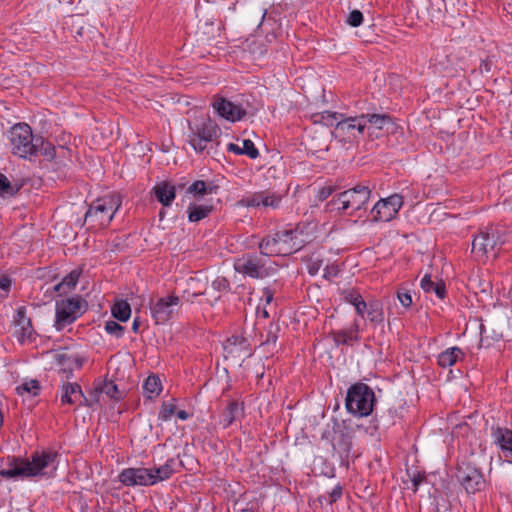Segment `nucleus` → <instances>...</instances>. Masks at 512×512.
Returning <instances> with one entry per match:
<instances>
[{
  "instance_id": "f257e3e1",
  "label": "nucleus",
  "mask_w": 512,
  "mask_h": 512,
  "mask_svg": "<svg viewBox=\"0 0 512 512\" xmlns=\"http://www.w3.org/2000/svg\"><path fill=\"white\" fill-rule=\"evenodd\" d=\"M57 454L51 451H43L31 455V460H20L13 458L12 467L0 471V475L4 478L20 477H36L47 475L46 469L52 467V471L56 470L55 460Z\"/></svg>"
},
{
  "instance_id": "f03ea898",
  "label": "nucleus",
  "mask_w": 512,
  "mask_h": 512,
  "mask_svg": "<svg viewBox=\"0 0 512 512\" xmlns=\"http://www.w3.org/2000/svg\"><path fill=\"white\" fill-rule=\"evenodd\" d=\"M121 204L122 200L119 194L114 193L97 198L85 214V223L96 229L108 226Z\"/></svg>"
},
{
  "instance_id": "7ed1b4c3",
  "label": "nucleus",
  "mask_w": 512,
  "mask_h": 512,
  "mask_svg": "<svg viewBox=\"0 0 512 512\" xmlns=\"http://www.w3.org/2000/svg\"><path fill=\"white\" fill-rule=\"evenodd\" d=\"M302 241H297V233L293 230L277 232L273 237L264 238L259 248L264 256H288L298 251Z\"/></svg>"
},
{
  "instance_id": "20e7f679",
  "label": "nucleus",
  "mask_w": 512,
  "mask_h": 512,
  "mask_svg": "<svg viewBox=\"0 0 512 512\" xmlns=\"http://www.w3.org/2000/svg\"><path fill=\"white\" fill-rule=\"evenodd\" d=\"M172 468L165 464L156 469L128 468L121 472L119 479L127 486L154 485L159 481L168 479L172 475Z\"/></svg>"
},
{
  "instance_id": "39448f33",
  "label": "nucleus",
  "mask_w": 512,
  "mask_h": 512,
  "mask_svg": "<svg viewBox=\"0 0 512 512\" xmlns=\"http://www.w3.org/2000/svg\"><path fill=\"white\" fill-rule=\"evenodd\" d=\"M371 190L364 185H357L352 189L346 190L334 197L326 205V210L332 212L338 210L345 212L348 209L359 210L369 200Z\"/></svg>"
},
{
  "instance_id": "423d86ee",
  "label": "nucleus",
  "mask_w": 512,
  "mask_h": 512,
  "mask_svg": "<svg viewBox=\"0 0 512 512\" xmlns=\"http://www.w3.org/2000/svg\"><path fill=\"white\" fill-rule=\"evenodd\" d=\"M375 395L373 390L366 384H354L347 393L346 408L358 416H368L373 409Z\"/></svg>"
},
{
  "instance_id": "0eeeda50",
  "label": "nucleus",
  "mask_w": 512,
  "mask_h": 512,
  "mask_svg": "<svg viewBox=\"0 0 512 512\" xmlns=\"http://www.w3.org/2000/svg\"><path fill=\"white\" fill-rule=\"evenodd\" d=\"M189 143L197 152L205 150L209 143L215 141L220 129L209 117H201L189 125Z\"/></svg>"
},
{
  "instance_id": "6e6552de",
  "label": "nucleus",
  "mask_w": 512,
  "mask_h": 512,
  "mask_svg": "<svg viewBox=\"0 0 512 512\" xmlns=\"http://www.w3.org/2000/svg\"><path fill=\"white\" fill-rule=\"evenodd\" d=\"M10 146L14 155L28 158L37 153L38 145L34 142L32 130L28 124H15L10 130Z\"/></svg>"
},
{
  "instance_id": "1a4fd4ad",
  "label": "nucleus",
  "mask_w": 512,
  "mask_h": 512,
  "mask_svg": "<svg viewBox=\"0 0 512 512\" xmlns=\"http://www.w3.org/2000/svg\"><path fill=\"white\" fill-rule=\"evenodd\" d=\"M86 302L81 298L62 300L57 303L55 328L60 331L73 323L83 312Z\"/></svg>"
},
{
  "instance_id": "9d476101",
  "label": "nucleus",
  "mask_w": 512,
  "mask_h": 512,
  "mask_svg": "<svg viewBox=\"0 0 512 512\" xmlns=\"http://www.w3.org/2000/svg\"><path fill=\"white\" fill-rule=\"evenodd\" d=\"M234 268L237 272L251 278L267 277L272 270L271 267H267L263 257L254 254H248L237 259Z\"/></svg>"
},
{
  "instance_id": "9b49d317",
  "label": "nucleus",
  "mask_w": 512,
  "mask_h": 512,
  "mask_svg": "<svg viewBox=\"0 0 512 512\" xmlns=\"http://www.w3.org/2000/svg\"><path fill=\"white\" fill-rule=\"evenodd\" d=\"M456 476L468 493H476L485 486V480L481 472L469 463L459 465Z\"/></svg>"
},
{
  "instance_id": "f8f14e48",
  "label": "nucleus",
  "mask_w": 512,
  "mask_h": 512,
  "mask_svg": "<svg viewBox=\"0 0 512 512\" xmlns=\"http://www.w3.org/2000/svg\"><path fill=\"white\" fill-rule=\"evenodd\" d=\"M402 205V196L398 194H394L386 199L379 200L371 210L373 220L383 222L392 220Z\"/></svg>"
},
{
  "instance_id": "ddd939ff",
  "label": "nucleus",
  "mask_w": 512,
  "mask_h": 512,
  "mask_svg": "<svg viewBox=\"0 0 512 512\" xmlns=\"http://www.w3.org/2000/svg\"><path fill=\"white\" fill-rule=\"evenodd\" d=\"M180 298L176 295L159 298L151 306V314L156 324L166 323L179 306Z\"/></svg>"
},
{
  "instance_id": "4468645a",
  "label": "nucleus",
  "mask_w": 512,
  "mask_h": 512,
  "mask_svg": "<svg viewBox=\"0 0 512 512\" xmlns=\"http://www.w3.org/2000/svg\"><path fill=\"white\" fill-rule=\"evenodd\" d=\"M224 356L235 364L241 365V362L251 356L249 345L244 338L233 336L227 339L224 345Z\"/></svg>"
},
{
  "instance_id": "2eb2a0df",
  "label": "nucleus",
  "mask_w": 512,
  "mask_h": 512,
  "mask_svg": "<svg viewBox=\"0 0 512 512\" xmlns=\"http://www.w3.org/2000/svg\"><path fill=\"white\" fill-rule=\"evenodd\" d=\"M213 108L223 118L236 122L246 115V110L238 104H235L223 97H218L213 103Z\"/></svg>"
},
{
  "instance_id": "dca6fc26",
  "label": "nucleus",
  "mask_w": 512,
  "mask_h": 512,
  "mask_svg": "<svg viewBox=\"0 0 512 512\" xmlns=\"http://www.w3.org/2000/svg\"><path fill=\"white\" fill-rule=\"evenodd\" d=\"M209 280L204 275H195L185 280L182 285L183 298L192 301V298L204 295L208 288Z\"/></svg>"
},
{
  "instance_id": "f3484780",
  "label": "nucleus",
  "mask_w": 512,
  "mask_h": 512,
  "mask_svg": "<svg viewBox=\"0 0 512 512\" xmlns=\"http://www.w3.org/2000/svg\"><path fill=\"white\" fill-rule=\"evenodd\" d=\"M365 129V118L360 116L350 117L346 119H342L336 124V137L349 135L353 138H356L357 131L358 134H362Z\"/></svg>"
},
{
  "instance_id": "a211bd4d",
  "label": "nucleus",
  "mask_w": 512,
  "mask_h": 512,
  "mask_svg": "<svg viewBox=\"0 0 512 512\" xmlns=\"http://www.w3.org/2000/svg\"><path fill=\"white\" fill-rule=\"evenodd\" d=\"M498 236L495 232H481L472 242V250L480 253L482 256L495 251L498 244Z\"/></svg>"
},
{
  "instance_id": "6ab92c4d",
  "label": "nucleus",
  "mask_w": 512,
  "mask_h": 512,
  "mask_svg": "<svg viewBox=\"0 0 512 512\" xmlns=\"http://www.w3.org/2000/svg\"><path fill=\"white\" fill-rule=\"evenodd\" d=\"M244 415L243 403L232 400L229 401L221 415V424L223 428L229 427L233 422Z\"/></svg>"
},
{
  "instance_id": "aec40b11",
  "label": "nucleus",
  "mask_w": 512,
  "mask_h": 512,
  "mask_svg": "<svg viewBox=\"0 0 512 512\" xmlns=\"http://www.w3.org/2000/svg\"><path fill=\"white\" fill-rule=\"evenodd\" d=\"M14 322L17 328L16 332L19 333V339L21 341H23L25 338H31L33 334L32 322L31 319L27 317L24 307L17 309Z\"/></svg>"
},
{
  "instance_id": "412c9836",
  "label": "nucleus",
  "mask_w": 512,
  "mask_h": 512,
  "mask_svg": "<svg viewBox=\"0 0 512 512\" xmlns=\"http://www.w3.org/2000/svg\"><path fill=\"white\" fill-rule=\"evenodd\" d=\"M153 193L163 206H169L176 196L175 186L167 181L158 183L153 188Z\"/></svg>"
},
{
  "instance_id": "4be33fe9",
  "label": "nucleus",
  "mask_w": 512,
  "mask_h": 512,
  "mask_svg": "<svg viewBox=\"0 0 512 512\" xmlns=\"http://www.w3.org/2000/svg\"><path fill=\"white\" fill-rule=\"evenodd\" d=\"M494 440L500 448L507 452L506 457H511L512 461V431L506 428H497L494 433Z\"/></svg>"
},
{
  "instance_id": "5701e85b",
  "label": "nucleus",
  "mask_w": 512,
  "mask_h": 512,
  "mask_svg": "<svg viewBox=\"0 0 512 512\" xmlns=\"http://www.w3.org/2000/svg\"><path fill=\"white\" fill-rule=\"evenodd\" d=\"M361 117L365 118V128L367 124H369L368 129L375 128L382 130L384 128L388 129L389 126L394 125L392 118L388 114H363Z\"/></svg>"
},
{
  "instance_id": "b1692460",
  "label": "nucleus",
  "mask_w": 512,
  "mask_h": 512,
  "mask_svg": "<svg viewBox=\"0 0 512 512\" xmlns=\"http://www.w3.org/2000/svg\"><path fill=\"white\" fill-rule=\"evenodd\" d=\"M79 397H83V392L78 384L67 383L63 386L62 404H74L79 400Z\"/></svg>"
},
{
  "instance_id": "393cba45",
  "label": "nucleus",
  "mask_w": 512,
  "mask_h": 512,
  "mask_svg": "<svg viewBox=\"0 0 512 512\" xmlns=\"http://www.w3.org/2000/svg\"><path fill=\"white\" fill-rule=\"evenodd\" d=\"M144 394L147 398L153 399L162 391L161 380L158 376H148L143 384Z\"/></svg>"
},
{
  "instance_id": "a878e982",
  "label": "nucleus",
  "mask_w": 512,
  "mask_h": 512,
  "mask_svg": "<svg viewBox=\"0 0 512 512\" xmlns=\"http://www.w3.org/2000/svg\"><path fill=\"white\" fill-rule=\"evenodd\" d=\"M421 288L425 292H431L434 291L435 294L440 298L443 299L445 297L446 289L445 284L443 282L434 283L431 279V276L429 274H426L422 280H421Z\"/></svg>"
},
{
  "instance_id": "bb28decb",
  "label": "nucleus",
  "mask_w": 512,
  "mask_h": 512,
  "mask_svg": "<svg viewBox=\"0 0 512 512\" xmlns=\"http://www.w3.org/2000/svg\"><path fill=\"white\" fill-rule=\"evenodd\" d=\"M111 312L116 319L125 322L130 318L131 307L127 301L120 300L112 306Z\"/></svg>"
},
{
  "instance_id": "cd10ccee",
  "label": "nucleus",
  "mask_w": 512,
  "mask_h": 512,
  "mask_svg": "<svg viewBox=\"0 0 512 512\" xmlns=\"http://www.w3.org/2000/svg\"><path fill=\"white\" fill-rule=\"evenodd\" d=\"M212 211V206L190 205L188 207V219L191 222H198L207 217Z\"/></svg>"
},
{
  "instance_id": "c85d7f7f",
  "label": "nucleus",
  "mask_w": 512,
  "mask_h": 512,
  "mask_svg": "<svg viewBox=\"0 0 512 512\" xmlns=\"http://www.w3.org/2000/svg\"><path fill=\"white\" fill-rule=\"evenodd\" d=\"M460 354H461V350L457 347L447 349L446 351L442 352L439 355L438 363L440 366H442L444 368L450 367L456 363Z\"/></svg>"
},
{
  "instance_id": "c756f323",
  "label": "nucleus",
  "mask_w": 512,
  "mask_h": 512,
  "mask_svg": "<svg viewBox=\"0 0 512 512\" xmlns=\"http://www.w3.org/2000/svg\"><path fill=\"white\" fill-rule=\"evenodd\" d=\"M102 394H106L108 397L119 400L122 397V393L118 390L117 385L111 380H97L96 381Z\"/></svg>"
},
{
  "instance_id": "7c9ffc66",
  "label": "nucleus",
  "mask_w": 512,
  "mask_h": 512,
  "mask_svg": "<svg viewBox=\"0 0 512 512\" xmlns=\"http://www.w3.org/2000/svg\"><path fill=\"white\" fill-rule=\"evenodd\" d=\"M358 325L354 324V329L339 331L334 334V340L337 344H351L358 339Z\"/></svg>"
},
{
  "instance_id": "2f4dec72",
  "label": "nucleus",
  "mask_w": 512,
  "mask_h": 512,
  "mask_svg": "<svg viewBox=\"0 0 512 512\" xmlns=\"http://www.w3.org/2000/svg\"><path fill=\"white\" fill-rule=\"evenodd\" d=\"M79 276H80V271H78V270L71 271L68 275H66L63 278V280L60 283H58L54 287V290L57 292H60L64 286H67L69 289L73 288L76 285V283L79 279Z\"/></svg>"
},
{
  "instance_id": "473e14b6",
  "label": "nucleus",
  "mask_w": 512,
  "mask_h": 512,
  "mask_svg": "<svg viewBox=\"0 0 512 512\" xmlns=\"http://www.w3.org/2000/svg\"><path fill=\"white\" fill-rule=\"evenodd\" d=\"M19 190V186L12 185L8 178L0 174V195L2 196H13Z\"/></svg>"
},
{
  "instance_id": "72a5a7b5",
  "label": "nucleus",
  "mask_w": 512,
  "mask_h": 512,
  "mask_svg": "<svg viewBox=\"0 0 512 512\" xmlns=\"http://www.w3.org/2000/svg\"><path fill=\"white\" fill-rule=\"evenodd\" d=\"M40 385L37 380H30L17 387L18 394L23 395L24 393L32 394L36 396L39 393Z\"/></svg>"
},
{
  "instance_id": "f704fd0d",
  "label": "nucleus",
  "mask_w": 512,
  "mask_h": 512,
  "mask_svg": "<svg viewBox=\"0 0 512 512\" xmlns=\"http://www.w3.org/2000/svg\"><path fill=\"white\" fill-rule=\"evenodd\" d=\"M262 200V205L264 207L276 208L281 201V196L274 193L262 192Z\"/></svg>"
},
{
  "instance_id": "c9c22d12",
  "label": "nucleus",
  "mask_w": 512,
  "mask_h": 512,
  "mask_svg": "<svg viewBox=\"0 0 512 512\" xmlns=\"http://www.w3.org/2000/svg\"><path fill=\"white\" fill-rule=\"evenodd\" d=\"M213 188L210 187L209 189L206 187V184L204 181L198 180L195 181L193 184H191L188 188V192L193 193L195 195H204L206 193H212Z\"/></svg>"
},
{
  "instance_id": "e433bc0d",
  "label": "nucleus",
  "mask_w": 512,
  "mask_h": 512,
  "mask_svg": "<svg viewBox=\"0 0 512 512\" xmlns=\"http://www.w3.org/2000/svg\"><path fill=\"white\" fill-rule=\"evenodd\" d=\"M368 319L371 322H382L383 321V312L378 304H371L367 311Z\"/></svg>"
},
{
  "instance_id": "4c0bfd02",
  "label": "nucleus",
  "mask_w": 512,
  "mask_h": 512,
  "mask_svg": "<svg viewBox=\"0 0 512 512\" xmlns=\"http://www.w3.org/2000/svg\"><path fill=\"white\" fill-rule=\"evenodd\" d=\"M333 192L334 187L332 186H324L320 188L312 200L313 205L317 206L319 202L325 201Z\"/></svg>"
},
{
  "instance_id": "58836bf2",
  "label": "nucleus",
  "mask_w": 512,
  "mask_h": 512,
  "mask_svg": "<svg viewBox=\"0 0 512 512\" xmlns=\"http://www.w3.org/2000/svg\"><path fill=\"white\" fill-rule=\"evenodd\" d=\"M397 298L404 308H409L413 301L410 292L404 288H399L396 292Z\"/></svg>"
},
{
  "instance_id": "ea45409f",
  "label": "nucleus",
  "mask_w": 512,
  "mask_h": 512,
  "mask_svg": "<svg viewBox=\"0 0 512 512\" xmlns=\"http://www.w3.org/2000/svg\"><path fill=\"white\" fill-rule=\"evenodd\" d=\"M243 154L247 155L251 159H256L259 156L258 149L250 139L243 140Z\"/></svg>"
},
{
  "instance_id": "a19ab883",
  "label": "nucleus",
  "mask_w": 512,
  "mask_h": 512,
  "mask_svg": "<svg viewBox=\"0 0 512 512\" xmlns=\"http://www.w3.org/2000/svg\"><path fill=\"white\" fill-rule=\"evenodd\" d=\"M262 192L255 193L250 197L242 199L239 203L246 207H258L262 205Z\"/></svg>"
},
{
  "instance_id": "79ce46f5",
  "label": "nucleus",
  "mask_w": 512,
  "mask_h": 512,
  "mask_svg": "<svg viewBox=\"0 0 512 512\" xmlns=\"http://www.w3.org/2000/svg\"><path fill=\"white\" fill-rule=\"evenodd\" d=\"M105 330L107 333L115 335L116 337L122 336L124 332V328L120 324L112 320L106 322Z\"/></svg>"
},
{
  "instance_id": "37998d69",
  "label": "nucleus",
  "mask_w": 512,
  "mask_h": 512,
  "mask_svg": "<svg viewBox=\"0 0 512 512\" xmlns=\"http://www.w3.org/2000/svg\"><path fill=\"white\" fill-rule=\"evenodd\" d=\"M363 22V14L360 10H353L349 13L347 23L352 27H358Z\"/></svg>"
},
{
  "instance_id": "c03bdc74",
  "label": "nucleus",
  "mask_w": 512,
  "mask_h": 512,
  "mask_svg": "<svg viewBox=\"0 0 512 512\" xmlns=\"http://www.w3.org/2000/svg\"><path fill=\"white\" fill-rule=\"evenodd\" d=\"M175 410H176V406L173 405V404H163L162 406V409L159 413V417L166 421L168 420L174 413H175Z\"/></svg>"
},
{
  "instance_id": "a18cd8bd",
  "label": "nucleus",
  "mask_w": 512,
  "mask_h": 512,
  "mask_svg": "<svg viewBox=\"0 0 512 512\" xmlns=\"http://www.w3.org/2000/svg\"><path fill=\"white\" fill-rule=\"evenodd\" d=\"M54 361L59 365H64L71 361V357L66 352H50Z\"/></svg>"
},
{
  "instance_id": "49530a36",
  "label": "nucleus",
  "mask_w": 512,
  "mask_h": 512,
  "mask_svg": "<svg viewBox=\"0 0 512 512\" xmlns=\"http://www.w3.org/2000/svg\"><path fill=\"white\" fill-rule=\"evenodd\" d=\"M212 287L217 291L227 290L229 288V282L224 277H218L212 282Z\"/></svg>"
},
{
  "instance_id": "de8ad7c7",
  "label": "nucleus",
  "mask_w": 512,
  "mask_h": 512,
  "mask_svg": "<svg viewBox=\"0 0 512 512\" xmlns=\"http://www.w3.org/2000/svg\"><path fill=\"white\" fill-rule=\"evenodd\" d=\"M42 155H44L48 160H51L55 156V147L52 146L50 143H42V149H41Z\"/></svg>"
},
{
  "instance_id": "09e8293b",
  "label": "nucleus",
  "mask_w": 512,
  "mask_h": 512,
  "mask_svg": "<svg viewBox=\"0 0 512 512\" xmlns=\"http://www.w3.org/2000/svg\"><path fill=\"white\" fill-rule=\"evenodd\" d=\"M342 495L341 486H336L331 492L328 493V505H332L336 502Z\"/></svg>"
},
{
  "instance_id": "8fccbe9b",
  "label": "nucleus",
  "mask_w": 512,
  "mask_h": 512,
  "mask_svg": "<svg viewBox=\"0 0 512 512\" xmlns=\"http://www.w3.org/2000/svg\"><path fill=\"white\" fill-rule=\"evenodd\" d=\"M101 394H102L101 389H99V386H98L97 382L95 381L94 389L91 391V393L89 395V398H90L89 404L98 403L100 401Z\"/></svg>"
},
{
  "instance_id": "3c124183",
  "label": "nucleus",
  "mask_w": 512,
  "mask_h": 512,
  "mask_svg": "<svg viewBox=\"0 0 512 512\" xmlns=\"http://www.w3.org/2000/svg\"><path fill=\"white\" fill-rule=\"evenodd\" d=\"M322 119L325 121L326 125H332L333 121L338 120V114L326 111L322 114Z\"/></svg>"
},
{
  "instance_id": "603ef678",
  "label": "nucleus",
  "mask_w": 512,
  "mask_h": 512,
  "mask_svg": "<svg viewBox=\"0 0 512 512\" xmlns=\"http://www.w3.org/2000/svg\"><path fill=\"white\" fill-rule=\"evenodd\" d=\"M354 307L359 315L364 316V312L367 309V304L364 300H358L357 303H354Z\"/></svg>"
},
{
  "instance_id": "864d4df0",
  "label": "nucleus",
  "mask_w": 512,
  "mask_h": 512,
  "mask_svg": "<svg viewBox=\"0 0 512 512\" xmlns=\"http://www.w3.org/2000/svg\"><path fill=\"white\" fill-rule=\"evenodd\" d=\"M491 66H492V61L490 58H487L481 62L479 69L482 73L489 72L491 70Z\"/></svg>"
},
{
  "instance_id": "5fc2aeb1",
  "label": "nucleus",
  "mask_w": 512,
  "mask_h": 512,
  "mask_svg": "<svg viewBox=\"0 0 512 512\" xmlns=\"http://www.w3.org/2000/svg\"><path fill=\"white\" fill-rule=\"evenodd\" d=\"M320 266H321L320 261H314V262H311V263L308 265V272H309L311 275H315V274L319 271Z\"/></svg>"
},
{
  "instance_id": "6e6d98bb",
  "label": "nucleus",
  "mask_w": 512,
  "mask_h": 512,
  "mask_svg": "<svg viewBox=\"0 0 512 512\" xmlns=\"http://www.w3.org/2000/svg\"><path fill=\"white\" fill-rule=\"evenodd\" d=\"M11 286V280L8 277H1L0 278V289L4 291H8Z\"/></svg>"
},
{
  "instance_id": "4d7b16f0",
  "label": "nucleus",
  "mask_w": 512,
  "mask_h": 512,
  "mask_svg": "<svg viewBox=\"0 0 512 512\" xmlns=\"http://www.w3.org/2000/svg\"><path fill=\"white\" fill-rule=\"evenodd\" d=\"M346 299L354 306V303H357L358 300H363L362 296L357 294V293H354V292H351L347 295Z\"/></svg>"
},
{
  "instance_id": "13d9d810",
  "label": "nucleus",
  "mask_w": 512,
  "mask_h": 512,
  "mask_svg": "<svg viewBox=\"0 0 512 512\" xmlns=\"http://www.w3.org/2000/svg\"><path fill=\"white\" fill-rule=\"evenodd\" d=\"M228 150L231 152H234L235 154H238V155H244L242 147H240L238 144H235V143H230L228 145Z\"/></svg>"
},
{
  "instance_id": "bf43d9fd",
  "label": "nucleus",
  "mask_w": 512,
  "mask_h": 512,
  "mask_svg": "<svg viewBox=\"0 0 512 512\" xmlns=\"http://www.w3.org/2000/svg\"><path fill=\"white\" fill-rule=\"evenodd\" d=\"M276 341H277V336L275 334L269 333L266 341L262 343V346L265 347V346H269L271 344L275 346Z\"/></svg>"
},
{
  "instance_id": "052dcab7",
  "label": "nucleus",
  "mask_w": 512,
  "mask_h": 512,
  "mask_svg": "<svg viewBox=\"0 0 512 512\" xmlns=\"http://www.w3.org/2000/svg\"><path fill=\"white\" fill-rule=\"evenodd\" d=\"M78 401H80L79 402L80 405H85V406H88V407H92L94 405V404H89L90 403V398L85 396L84 394H83V397H79Z\"/></svg>"
},
{
  "instance_id": "680f3d73",
  "label": "nucleus",
  "mask_w": 512,
  "mask_h": 512,
  "mask_svg": "<svg viewBox=\"0 0 512 512\" xmlns=\"http://www.w3.org/2000/svg\"><path fill=\"white\" fill-rule=\"evenodd\" d=\"M424 477L421 475H417L412 479L414 489L417 490L420 483L423 481Z\"/></svg>"
},
{
  "instance_id": "e2e57ef3",
  "label": "nucleus",
  "mask_w": 512,
  "mask_h": 512,
  "mask_svg": "<svg viewBox=\"0 0 512 512\" xmlns=\"http://www.w3.org/2000/svg\"><path fill=\"white\" fill-rule=\"evenodd\" d=\"M177 416H178V418L185 420L188 418V413L184 410H180L177 412Z\"/></svg>"
},
{
  "instance_id": "0e129e2a",
  "label": "nucleus",
  "mask_w": 512,
  "mask_h": 512,
  "mask_svg": "<svg viewBox=\"0 0 512 512\" xmlns=\"http://www.w3.org/2000/svg\"><path fill=\"white\" fill-rule=\"evenodd\" d=\"M318 500L321 504H328V493L319 496Z\"/></svg>"
},
{
  "instance_id": "69168bd1",
  "label": "nucleus",
  "mask_w": 512,
  "mask_h": 512,
  "mask_svg": "<svg viewBox=\"0 0 512 512\" xmlns=\"http://www.w3.org/2000/svg\"><path fill=\"white\" fill-rule=\"evenodd\" d=\"M139 326H140V321L138 318H136L134 321H133V325H132V329L134 332H138V329H139Z\"/></svg>"
},
{
  "instance_id": "338daca9",
  "label": "nucleus",
  "mask_w": 512,
  "mask_h": 512,
  "mask_svg": "<svg viewBox=\"0 0 512 512\" xmlns=\"http://www.w3.org/2000/svg\"><path fill=\"white\" fill-rule=\"evenodd\" d=\"M265 15H266V10H265V9H263V10L261 11V21H260V23H262V21H263V19H264Z\"/></svg>"
},
{
  "instance_id": "774afa93",
  "label": "nucleus",
  "mask_w": 512,
  "mask_h": 512,
  "mask_svg": "<svg viewBox=\"0 0 512 512\" xmlns=\"http://www.w3.org/2000/svg\"><path fill=\"white\" fill-rule=\"evenodd\" d=\"M271 300H272V295L268 293L266 296L267 303H269Z\"/></svg>"
}]
</instances>
